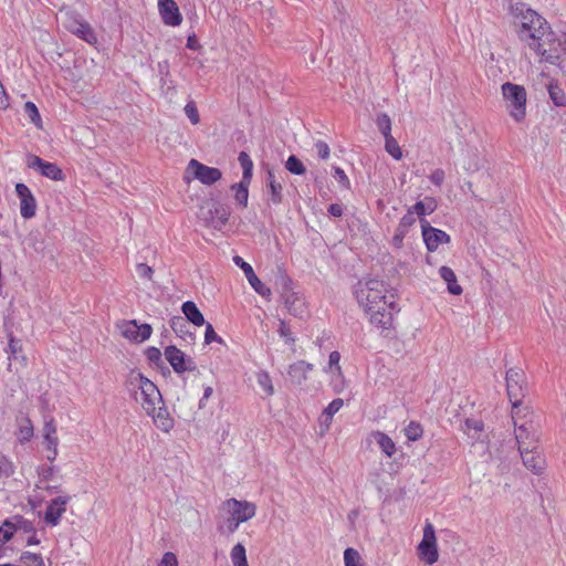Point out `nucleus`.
<instances>
[{"label":"nucleus","instance_id":"20e7f679","mask_svg":"<svg viewBox=\"0 0 566 566\" xmlns=\"http://www.w3.org/2000/svg\"><path fill=\"white\" fill-rule=\"evenodd\" d=\"M128 382L132 387L140 390L143 398L142 407L145 412H154V407L163 403V396L158 387L142 373L132 370L128 376Z\"/></svg>","mask_w":566,"mask_h":566},{"label":"nucleus","instance_id":"2f4dec72","mask_svg":"<svg viewBox=\"0 0 566 566\" xmlns=\"http://www.w3.org/2000/svg\"><path fill=\"white\" fill-rule=\"evenodd\" d=\"M549 98L556 106H565L566 105V94L564 90L554 81H551L548 86Z\"/></svg>","mask_w":566,"mask_h":566},{"label":"nucleus","instance_id":"4be33fe9","mask_svg":"<svg viewBox=\"0 0 566 566\" xmlns=\"http://www.w3.org/2000/svg\"><path fill=\"white\" fill-rule=\"evenodd\" d=\"M164 354L176 374L180 375L185 373L184 364L187 356L182 350L175 345H169L165 348Z\"/></svg>","mask_w":566,"mask_h":566},{"label":"nucleus","instance_id":"680f3d73","mask_svg":"<svg viewBox=\"0 0 566 566\" xmlns=\"http://www.w3.org/2000/svg\"><path fill=\"white\" fill-rule=\"evenodd\" d=\"M158 73L160 75L161 86L167 84V77L169 76V62L167 60L158 62Z\"/></svg>","mask_w":566,"mask_h":566},{"label":"nucleus","instance_id":"7c9ffc66","mask_svg":"<svg viewBox=\"0 0 566 566\" xmlns=\"http://www.w3.org/2000/svg\"><path fill=\"white\" fill-rule=\"evenodd\" d=\"M375 439L381 449V451L387 455L391 457L396 452V444L394 440L384 432L377 431L375 433Z\"/></svg>","mask_w":566,"mask_h":566},{"label":"nucleus","instance_id":"1a4fd4ad","mask_svg":"<svg viewBox=\"0 0 566 566\" xmlns=\"http://www.w3.org/2000/svg\"><path fill=\"white\" fill-rule=\"evenodd\" d=\"M222 509L240 524L251 520L256 513V506L252 502L229 499L222 503Z\"/></svg>","mask_w":566,"mask_h":566},{"label":"nucleus","instance_id":"37998d69","mask_svg":"<svg viewBox=\"0 0 566 566\" xmlns=\"http://www.w3.org/2000/svg\"><path fill=\"white\" fill-rule=\"evenodd\" d=\"M385 149L392 158L397 160L401 159L402 151L392 135L385 138Z\"/></svg>","mask_w":566,"mask_h":566},{"label":"nucleus","instance_id":"09e8293b","mask_svg":"<svg viewBox=\"0 0 566 566\" xmlns=\"http://www.w3.org/2000/svg\"><path fill=\"white\" fill-rule=\"evenodd\" d=\"M20 562L27 565L32 563L34 566H45L43 557L31 552H23L20 556Z\"/></svg>","mask_w":566,"mask_h":566},{"label":"nucleus","instance_id":"3c124183","mask_svg":"<svg viewBox=\"0 0 566 566\" xmlns=\"http://www.w3.org/2000/svg\"><path fill=\"white\" fill-rule=\"evenodd\" d=\"M240 523L235 521L232 516L228 515L223 518L222 524L218 526L219 531L226 532L227 534H233L238 531Z\"/></svg>","mask_w":566,"mask_h":566},{"label":"nucleus","instance_id":"6e6552de","mask_svg":"<svg viewBox=\"0 0 566 566\" xmlns=\"http://www.w3.org/2000/svg\"><path fill=\"white\" fill-rule=\"evenodd\" d=\"M418 551L419 557L429 565L434 564L439 558L434 527L431 523H427L423 528V537L418 545Z\"/></svg>","mask_w":566,"mask_h":566},{"label":"nucleus","instance_id":"b1692460","mask_svg":"<svg viewBox=\"0 0 566 566\" xmlns=\"http://www.w3.org/2000/svg\"><path fill=\"white\" fill-rule=\"evenodd\" d=\"M266 187L271 203L275 206L281 205L283 202V186L275 179V175L271 169L266 172Z\"/></svg>","mask_w":566,"mask_h":566},{"label":"nucleus","instance_id":"8fccbe9b","mask_svg":"<svg viewBox=\"0 0 566 566\" xmlns=\"http://www.w3.org/2000/svg\"><path fill=\"white\" fill-rule=\"evenodd\" d=\"M277 333L282 338H284L285 344L294 345L295 338L292 335L290 326L284 319H280Z\"/></svg>","mask_w":566,"mask_h":566},{"label":"nucleus","instance_id":"5fc2aeb1","mask_svg":"<svg viewBox=\"0 0 566 566\" xmlns=\"http://www.w3.org/2000/svg\"><path fill=\"white\" fill-rule=\"evenodd\" d=\"M185 114L189 118L190 123L196 125L200 120L199 112L197 105L193 101H189L185 106Z\"/></svg>","mask_w":566,"mask_h":566},{"label":"nucleus","instance_id":"c756f323","mask_svg":"<svg viewBox=\"0 0 566 566\" xmlns=\"http://www.w3.org/2000/svg\"><path fill=\"white\" fill-rule=\"evenodd\" d=\"M564 36L566 35L564 34L560 38L557 36V34L552 31L551 27L549 29H545L543 39L541 41L543 43V49H546L545 45H548L547 49L556 48L560 54V51L565 48Z\"/></svg>","mask_w":566,"mask_h":566},{"label":"nucleus","instance_id":"a878e982","mask_svg":"<svg viewBox=\"0 0 566 566\" xmlns=\"http://www.w3.org/2000/svg\"><path fill=\"white\" fill-rule=\"evenodd\" d=\"M181 311L186 316V319L192 323L195 326H202L206 324L205 317L198 306L192 301H186L181 305Z\"/></svg>","mask_w":566,"mask_h":566},{"label":"nucleus","instance_id":"0eeeda50","mask_svg":"<svg viewBox=\"0 0 566 566\" xmlns=\"http://www.w3.org/2000/svg\"><path fill=\"white\" fill-rule=\"evenodd\" d=\"M64 27L69 32L88 44L97 43V36L92 25L80 14L71 13L66 17Z\"/></svg>","mask_w":566,"mask_h":566},{"label":"nucleus","instance_id":"49530a36","mask_svg":"<svg viewBox=\"0 0 566 566\" xmlns=\"http://www.w3.org/2000/svg\"><path fill=\"white\" fill-rule=\"evenodd\" d=\"M14 464L6 455L0 457V478H10L14 474Z\"/></svg>","mask_w":566,"mask_h":566},{"label":"nucleus","instance_id":"39448f33","mask_svg":"<svg viewBox=\"0 0 566 566\" xmlns=\"http://www.w3.org/2000/svg\"><path fill=\"white\" fill-rule=\"evenodd\" d=\"M506 391L512 403V419L520 413V406L527 392L525 374L521 368L512 367L506 371Z\"/></svg>","mask_w":566,"mask_h":566},{"label":"nucleus","instance_id":"ea45409f","mask_svg":"<svg viewBox=\"0 0 566 566\" xmlns=\"http://www.w3.org/2000/svg\"><path fill=\"white\" fill-rule=\"evenodd\" d=\"M423 434L422 426L417 421H410L405 428V436L409 441H417Z\"/></svg>","mask_w":566,"mask_h":566},{"label":"nucleus","instance_id":"2eb2a0df","mask_svg":"<svg viewBox=\"0 0 566 566\" xmlns=\"http://www.w3.org/2000/svg\"><path fill=\"white\" fill-rule=\"evenodd\" d=\"M70 500L71 496H57L50 501L44 514V520L49 525L56 526L60 523Z\"/></svg>","mask_w":566,"mask_h":566},{"label":"nucleus","instance_id":"dca6fc26","mask_svg":"<svg viewBox=\"0 0 566 566\" xmlns=\"http://www.w3.org/2000/svg\"><path fill=\"white\" fill-rule=\"evenodd\" d=\"M158 10L165 24L177 27L182 17L175 0H158Z\"/></svg>","mask_w":566,"mask_h":566},{"label":"nucleus","instance_id":"864d4df0","mask_svg":"<svg viewBox=\"0 0 566 566\" xmlns=\"http://www.w3.org/2000/svg\"><path fill=\"white\" fill-rule=\"evenodd\" d=\"M333 170H334L333 177L338 182V185L344 189H349L350 181H349V178L347 177L346 172L344 171V169H342L340 167L334 166Z\"/></svg>","mask_w":566,"mask_h":566},{"label":"nucleus","instance_id":"f8f14e48","mask_svg":"<svg viewBox=\"0 0 566 566\" xmlns=\"http://www.w3.org/2000/svg\"><path fill=\"white\" fill-rule=\"evenodd\" d=\"M188 168L192 169L193 177L201 184L211 186L219 181L222 177V172L219 168L209 167L199 163L196 159H191L188 164Z\"/></svg>","mask_w":566,"mask_h":566},{"label":"nucleus","instance_id":"338daca9","mask_svg":"<svg viewBox=\"0 0 566 566\" xmlns=\"http://www.w3.org/2000/svg\"><path fill=\"white\" fill-rule=\"evenodd\" d=\"M136 272L140 277L147 280H150L154 273L153 269L145 263H138L136 266Z\"/></svg>","mask_w":566,"mask_h":566},{"label":"nucleus","instance_id":"f704fd0d","mask_svg":"<svg viewBox=\"0 0 566 566\" xmlns=\"http://www.w3.org/2000/svg\"><path fill=\"white\" fill-rule=\"evenodd\" d=\"M238 160L242 167V179L252 180L253 161L249 154L245 151H241L238 156Z\"/></svg>","mask_w":566,"mask_h":566},{"label":"nucleus","instance_id":"a18cd8bd","mask_svg":"<svg viewBox=\"0 0 566 566\" xmlns=\"http://www.w3.org/2000/svg\"><path fill=\"white\" fill-rule=\"evenodd\" d=\"M258 385L266 392L268 396L274 394V388L270 375L266 371H261L256 376Z\"/></svg>","mask_w":566,"mask_h":566},{"label":"nucleus","instance_id":"72a5a7b5","mask_svg":"<svg viewBox=\"0 0 566 566\" xmlns=\"http://www.w3.org/2000/svg\"><path fill=\"white\" fill-rule=\"evenodd\" d=\"M43 432L46 447H54L59 444V438L56 436V426L52 418L50 420H45Z\"/></svg>","mask_w":566,"mask_h":566},{"label":"nucleus","instance_id":"f257e3e1","mask_svg":"<svg viewBox=\"0 0 566 566\" xmlns=\"http://www.w3.org/2000/svg\"><path fill=\"white\" fill-rule=\"evenodd\" d=\"M354 295L366 313L369 321L384 337H389L394 329V315L400 308L396 296L388 291L384 281L376 279L359 280L354 285Z\"/></svg>","mask_w":566,"mask_h":566},{"label":"nucleus","instance_id":"9d476101","mask_svg":"<svg viewBox=\"0 0 566 566\" xmlns=\"http://www.w3.org/2000/svg\"><path fill=\"white\" fill-rule=\"evenodd\" d=\"M27 166L30 169L39 171L43 177H46L54 181L64 180V174L62 169L54 163L45 161L36 155L29 154L27 156Z\"/></svg>","mask_w":566,"mask_h":566},{"label":"nucleus","instance_id":"58836bf2","mask_svg":"<svg viewBox=\"0 0 566 566\" xmlns=\"http://www.w3.org/2000/svg\"><path fill=\"white\" fill-rule=\"evenodd\" d=\"M285 168L291 174L297 175V176H302L306 171L304 164L295 155H291L287 158V160L285 163Z\"/></svg>","mask_w":566,"mask_h":566},{"label":"nucleus","instance_id":"ddd939ff","mask_svg":"<svg viewBox=\"0 0 566 566\" xmlns=\"http://www.w3.org/2000/svg\"><path fill=\"white\" fill-rule=\"evenodd\" d=\"M233 262L237 266H239L248 282L250 283V285L252 286V289L259 294L261 295L262 297H270L271 296V289L268 287L258 276L256 274L254 273V270L252 268V265L248 262H245L241 256L239 255H235L233 256Z\"/></svg>","mask_w":566,"mask_h":566},{"label":"nucleus","instance_id":"a19ab883","mask_svg":"<svg viewBox=\"0 0 566 566\" xmlns=\"http://www.w3.org/2000/svg\"><path fill=\"white\" fill-rule=\"evenodd\" d=\"M33 437V426L29 418H24L19 427V441L28 442Z\"/></svg>","mask_w":566,"mask_h":566},{"label":"nucleus","instance_id":"6e6d98bb","mask_svg":"<svg viewBox=\"0 0 566 566\" xmlns=\"http://www.w3.org/2000/svg\"><path fill=\"white\" fill-rule=\"evenodd\" d=\"M344 406V400L342 398H336L332 400L327 407L324 409L323 415L326 416L327 419H332L333 416L339 411V409Z\"/></svg>","mask_w":566,"mask_h":566},{"label":"nucleus","instance_id":"4468645a","mask_svg":"<svg viewBox=\"0 0 566 566\" xmlns=\"http://www.w3.org/2000/svg\"><path fill=\"white\" fill-rule=\"evenodd\" d=\"M15 192L20 199V214L24 219H31L36 212V200L29 189V187L22 182L15 185Z\"/></svg>","mask_w":566,"mask_h":566},{"label":"nucleus","instance_id":"c03bdc74","mask_svg":"<svg viewBox=\"0 0 566 566\" xmlns=\"http://www.w3.org/2000/svg\"><path fill=\"white\" fill-rule=\"evenodd\" d=\"M9 354V360L11 359H18L19 354L22 352V344L21 340L15 338L12 334L9 335V343H8V349Z\"/></svg>","mask_w":566,"mask_h":566},{"label":"nucleus","instance_id":"bf43d9fd","mask_svg":"<svg viewBox=\"0 0 566 566\" xmlns=\"http://www.w3.org/2000/svg\"><path fill=\"white\" fill-rule=\"evenodd\" d=\"M206 332H205V343L210 344L212 342H217L219 344H223V339L214 332L213 326L210 323H206Z\"/></svg>","mask_w":566,"mask_h":566},{"label":"nucleus","instance_id":"774afa93","mask_svg":"<svg viewBox=\"0 0 566 566\" xmlns=\"http://www.w3.org/2000/svg\"><path fill=\"white\" fill-rule=\"evenodd\" d=\"M212 394H213V389L211 386H206L203 388V395L200 398L199 403H198L200 409H203L206 407V402L211 397Z\"/></svg>","mask_w":566,"mask_h":566},{"label":"nucleus","instance_id":"473e14b6","mask_svg":"<svg viewBox=\"0 0 566 566\" xmlns=\"http://www.w3.org/2000/svg\"><path fill=\"white\" fill-rule=\"evenodd\" d=\"M230 558L233 566H249L247 551L241 543H238L232 547L230 552Z\"/></svg>","mask_w":566,"mask_h":566},{"label":"nucleus","instance_id":"423d86ee","mask_svg":"<svg viewBox=\"0 0 566 566\" xmlns=\"http://www.w3.org/2000/svg\"><path fill=\"white\" fill-rule=\"evenodd\" d=\"M280 293L284 305L290 314L295 317H303L307 314V308L298 293L293 291V281L286 274L280 276Z\"/></svg>","mask_w":566,"mask_h":566},{"label":"nucleus","instance_id":"69168bd1","mask_svg":"<svg viewBox=\"0 0 566 566\" xmlns=\"http://www.w3.org/2000/svg\"><path fill=\"white\" fill-rule=\"evenodd\" d=\"M444 176H446V175H444V171H443L442 169L438 168V169H434V170L430 174V176H429V180H430L433 185H436V186L440 187V186L443 184V181H444Z\"/></svg>","mask_w":566,"mask_h":566},{"label":"nucleus","instance_id":"aec40b11","mask_svg":"<svg viewBox=\"0 0 566 566\" xmlns=\"http://www.w3.org/2000/svg\"><path fill=\"white\" fill-rule=\"evenodd\" d=\"M158 405L154 407V412L146 413L153 418L157 428L164 432H169L174 428V419L170 417L164 401Z\"/></svg>","mask_w":566,"mask_h":566},{"label":"nucleus","instance_id":"e433bc0d","mask_svg":"<svg viewBox=\"0 0 566 566\" xmlns=\"http://www.w3.org/2000/svg\"><path fill=\"white\" fill-rule=\"evenodd\" d=\"M24 114L29 117L30 122L38 128H42V119L36 105L33 102H25Z\"/></svg>","mask_w":566,"mask_h":566},{"label":"nucleus","instance_id":"e2e57ef3","mask_svg":"<svg viewBox=\"0 0 566 566\" xmlns=\"http://www.w3.org/2000/svg\"><path fill=\"white\" fill-rule=\"evenodd\" d=\"M314 146H315L316 153L321 159L326 160L329 157L331 150H329V146L327 145V143H325L323 140H317Z\"/></svg>","mask_w":566,"mask_h":566},{"label":"nucleus","instance_id":"603ef678","mask_svg":"<svg viewBox=\"0 0 566 566\" xmlns=\"http://www.w3.org/2000/svg\"><path fill=\"white\" fill-rule=\"evenodd\" d=\"M145 355H146L147 359L149 360V363L154 364L155 366L159 367V366L164 365V360L161 358V352L159 350V348H157L155 346H150L146 349Z\"/></svg>","mask_w":566,"mask_h":566},{"label":"nucleus","instance_id":"13d9d810","mask_svg":"<svg viewBox=\"0 0 566 566\" xmlns=\"http://www.w3.org/2000/svg\"><path fill=\"white\" fill-rule=\"evenodd\" d=\"M339 360H340V354L337 350H334L329 354V357H328L329 368L334 369L335 374L338 377L343 378V371H342V367L339 365Z\"/></svg>","mask_w":566,"mask_h":566},{"label":"nucleus","instance_id":"9b49d317","mask_svg":"<svg viewBox=\"0 0 566 566\" xmlns=\"http://www.w3.org/2000/svg\"><path fill=\"white\" fill-rule=\"evenodd\" d=\"M422 238L428 251L433 252L443 243L450 242V235L440 229L433 228L426 219L420 220Z\"/></svg>","mask_w":566,"mask_h":566},{"label":"nucleus","instance_id":"c85d7f7f","mask_svg":"<svg viewBox=\"0 0 566 566\" xmlns=\"http://www.w3.org/2000/svg\"><path fill=\"white\" fill-rule=\"evenodd\" d=\"M169 325L177 336L181 338L188 336L191 340H195V334L189 332L187 321L182 316H172L169 321Z\"/></svg>","mask_w":566,"mask_h":566},{"label":"nucleus","instance_id":"052dcab7","mask_svg":"<svg viewBox=\"0 0 566 566\" xmlns=\"http://www.w3.org/2000/svg\"><path fill=\"white\" fill-rule=\"evenodd\" d=\"M136 329H137L138 342L147 340L151 336V333H153V327L147 323H144L140 325L137 324Z\"/></svg>","mask_w":566,"mask_h":566},{"label":"nucleus","instance_id":"f3484780","mask_svg":"<svg viewBox=\"0 0 566 566\" xmlns=\"http://www.w3.org/2000/svg\"><path fill=\"white\" fill-rule=\"evenodd\" d=\"M518 416L513 420L515 427V440L518 444V450H526V448H531L537 446V438L535 432L532 431V426H527V423L517 424Z\"/></svg>","mask_w":566,"mask_h":566},{"label":"nucleus","instance_id":"79ce46f5","mask_svg":"<svg viewBox=\"0 0 566 566\" xmlns=\"http://www.w3.org/2000/svg\"><path fill=\"white\" fill-rule=\"evenodd\" d=\"M344 563L345 566H364L361 557L359 553L352 547H348L344 552Z\"/></svg>","mask_w":566,"mask_h":566},{"label":"nucleus","instance_id":"0e129e2a","mask_svg":"<svg viewBox=\"0 0 566 566\" xmlns=\"http://www.w3.org/2000/svg\"><path fill=\"white\" fill-rule=\"evenodd\" d=\"M158 566H178V559L176 554H174L172 552H166L163 555V558L159 562Z\"/></svg>","mask_w":566,"mask_h":566},{"label":"nucleus","instance_id":"a211bd4d","mask_svg":"<svg viewBox=\"0 0 566 566\" xmlns=\"http://www.w3.org/2000/svg\"><path fill=\"white\" fill-rule=\"evenodd\" d=\"M230 213V208L227 205L214 202L208 211V224L216 230H221L228 223Z\"/></svg>","mask_w":566,"mask_h":566},{"label":"nucleus","instance_id":"bb28decb","mask_svg":"<svg viewBox=\"0 0 566 566\" xmlns=\"http://www.w3.org/2000/svg\"><path fill=\"white\" fill-rule=\"evenodd\" d=\"M250 184L251 180L241 179L240 182L231 186V190L234 192V200L242 208L248 206Z\"/></svg>","mask_w":566,"mask_h":566},{"label":"nucleus","instance_id":"cd10ccee","mask_svg":"<svg viewBox=\"0 0 566 566\" xmlns=\"http://www.w3.org/2000/svg\"><path fill=\"white\" fill-rule=\"evenodd\" d=\"M440 276L447 282L448 291L453 295H460L462 293L461 285L457 282V276L453 270L449 266H441L439 270Z\"/></svg>","mask_w":566,"mask_h":566},{"label":"nucleus","instance_id":"4c0bfd02","mask_svg":"<svg viewBox=\"0 0 566 566\" xmlns=\"http://www.w3.org/2000/svg\"><path fill=\"white\" fill-rule=\"evenodd\" d=\"M376 125L384 138L391 136V119L386 113L377 115Z\"/></svg>","mask_w":566,"mask_h":566},{"label":"nucleus","instance_id":"c9c22d12","mask_svg":"<svg viewBox=\"0 0 566 566\" xmlns=\"http://www.w3.org/2000/svg\"><path fill=\"white\" fill-rule=\"evenodd\" d=\"M11 521H13V526L15 528V533L21 531L25 534H29V533H35V527H34V524L33 522L24 518L23 516L21 515H14L11 517Z\"/></svg>","mask_w":566,"mask_h":566},{"label":"nucleus","instance_id":"4d7b16f0","mask_svg":"<svg viewBox=\"0 0 566 566\" xmlns=\"http://www.w3.org/2000/svg\"><path fill=\"white\" fill-rule=\"evenodd\" d=\"M13 523L14 522L11 521V517H10V518L4 520V522L0 526V533L7 543L12 538L13 534L15 533Z\"/></svg>","mask_w":566,"mask_h":566},{"label":"nucleus","instance_id":"de8ad7c7","mask_svg":"<svg viewBox=\"0 0 566 566\" xmlns=\"http://www.w3.org/2000/svg\"><path fill=\"white\" fill-rule=\"evenodd\" d=\"M136 328H137V322L135 319L129 321L123 325L122 335L129 340L138 342Z\"/></svg>","mask_w":566,"mask_h":566},{"label":"nucleus","instance_id":"6ab92c4d","mask_svg":"<svg viewBox=\"0 0 566 566\" xmlns=\"http://www.w3.org/2000/svg\"><path fill=\"white\" fill-rule=\"evenodd\" d=\"M537 446L526 448V450H518L521 458L523 460L524 465L534 472L535 474H539L543 472L545 468V460L543 457L536 451Z\"/></svg>","mask_w":566,"mask_h":566},{"label":"nucleus","instance_id":"393cba45","mask_svg":"<svg viewBox=\"0 0 566 566\" xmlns=\"http://www.w3.org/2000/svg\"><path fill=\"white\" fill-rule=\"evenodd\" d=\"M438 205L434 198L426 197L423 200L416 202L413 206L408 208L407 213L415 217V214L423 219L426 214H431L436 211Z\"/></svg>","mask_w":566,"mask_h":566},{"label":"nucleus","instance_id":"412c9836","mask_svg":"<svg viewBox=\"0 0 566 566\" xmlns=\"http://www.w3.org/2000/svg\"><path fill=\"white\" fill-rule=\"evenodd\" d=\"M312 370V364L305 360H297L289 366L287 375L292 384L301 386L307 380V374Z\"/></svg>","mask_w":566,"mask_h":566},{"label":"nucleus","instance_id":"7ed1b4c3","mask_svg":"<svg viewBox=\"0 0 566 566\" xmlns=\"http://www.w3.org/2000/svg\"><path fill=\"white\" fill-rule=\"evenodd\" d=\"M501 91L511 117L517 123L522 122L526 116L527 94L525 87L505 82L502 84Z\"/></svg>","mask_w":566,"mask_h":566},{"label":"nucleus","instance_id":"5701e85b","mask_svg":"<svg viewBox=\"0 0 566 566\" xmlns=\"http://www.w3.org/2000/svg\"><path fill=\"white\" fill-rule=\"evenodd\" d=\"M416 223V218L406 213L399 221L392 238V244L396 248H401L403 239L408 234L410 228Z\"/></svg>","mask_w":566,"mask_h":566},{"label":"nucleus","instance_id":"f03ea898","mask_svg":"<svg viewBox=\"0 0 566 566\" xmlns=\"http://www.w3.org/2000/svg\"><path fill=\"white\" fill-rule=\"evenodd\" d=\"M509 13L513 18L518 39L526 42L530 49L541 56V61L557 64L559 61L558 50L556 48L543 49L541 42L545 29H549L546 19L524 2L510 3Z\"/></svg>","mask_w":566,"mask_h":566}]
</instances>
